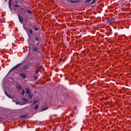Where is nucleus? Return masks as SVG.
I'll return each mask as SVG.
<instances>
[{
  "label": "nucleus",
  "mask_w": 131,
  "mask_h": 131,
  "mask_svg": "<svg viewBox=\"0 0 131 131\" xmlns=\"http://www.w3.org/2000/svg\"><path fill=\"white\" fill-rule=\"evenodd\" d=\"M38 100L36 101H34L33 103V104H34L35 103H37L38 102Z\"/></svg>",
  "instance_id": "obj_29"
},
{
  "label": "nucleus",
  "mask_w": 131,
  "mask_h": 131,
  "mask_svg": "<svg viewBox=\"0 0 131 131\" xmlns=\"http://www.w3.org/2000/svg\"><path fill=\"white\" fill-rule=\"evenodd\" d=\"M114 19V17H111V18H109V19H108V21L109 23H111V21H113Z\"/></svg>",
  "instance_id": "obj_14"
},
{
  "label": "nucleus",
  "mask_w": 131,
  "mask_h": 131,
  "mask_svg": "<svg viewBox=\"0 0 131 131\" xmlns=\"http://www.w3.org/2000/svg\"><path fill=\"white\" fill-rule=\"evenodd\" d=\"M18 19H19V21L20 23L21 24H23V21H24V19H23V17H20L19 13H18Z\"/></svg>",
  "instance_id": "obj_6"
},
{
  "label": "nucleus",
  "mask_w": 131,
  "mask_h": 131,
  "mask_svg": "<svg viewBox=\"0 0 131 131\" xmlns=\"http://www.w3.org/2000/svg\"><path fill=\"white\" fill-rule=\"evenodd\" d=\"M33 42H34V46H35V44H36V46H38V47L40 46V42H37L36 43V42L35 41V40H33Z\"/></svg>",
  "instance_id": "obj_10"
},
{
  "label": "nucleus",
  "mask_w": 131,
  "mask_h": 131,
  "mask_svg": "<svg viewBox=\"0 0 131 131\" xmlns=\"http://www.w3.org/2000/svg\"><path fill=\"white\" fill-rule=\"evenodd\" d=\"M16 104L17 105H18V104H20V102H19L17 101V102H16Z\"/></svg>",
  "instance_id": "obj_34"
},
{
  "label": "nucleus",
  "mask_w": 131,
  "mask_h": 131,
  "mask_svg": "<svg viewBox=\"0 0 131 131\" xmlns=\"http://www.w3.org/2000/svg\"><path fill=\"white\" fill-rule=\"evenodd\" d=\"M19 75L20 77H21L22 79H26L27 78L26 75L23 73H19Z\"/></svg>",
  "instance_id": "obj_5"
},
{
  "label": "nucleus",
  "mask_w": 131,
  "mask_h": 131,
  "mask_svg": "<svg viewBox=\"0 0 131 131\" xmlns=\"http://www.w3.org/2000/svg\"><path fill=\"white\" fill-rule=\"evenodd\" d=\"M39 107V105L37 104L35 107H34V110H37Z\"/></svg>",
  "instance_id": "obj_19"
},
{
  "label": "nucleus",
  "mask_w": 131,
  "mask_h": 131,
  "mask_svg": "<svg viewBox=\"0 0 131 131\" xmlns=\"http://www.w3.org/2000/svg\"><path fill=\"white\" fill-rule=\"evenodd\" d=\"M9 9L10 10V11H11V12L12 13L13 12V9L11 7V5H9Z\"/></svg>",
  "instance_id": "obj_16"
},
{
  "label": "nucleus",
  "mask_w": 131,
  "mask_h": 131,
  "mask_svg": "<svg viewBox=\"0 0 131 131\" xmlns=\"http://www.w3.org/2000/svg\"><path fill=\"white\" fill-rule=\"evenodd\" d=\"M7 96L9 98H12V97L10 95H8V96Z\"/></svg>",
  "instance_id": "obj_33"
},
{
  "label": "nucleus",
  "mask_w": 131,
  "mask_h": 131,
  "mask_svg": "<svg viewBox=\"0 0 131 131\" xmlns=\"http://www.w3.org/2000/svg\"><path fill=\"white\" fill-rule=\"evenodd\" d=\"M28 97L31 99H32V98H33V95H31L30 94H28Z\"/></svg>",
  "instance_id": "obj_18"
},
{
  "label": "nucleus",
  "mask_w": 131,
  "mask_h": 131,
  "mask_svg": "<svg viewBox=\"0 0 131 131\" xmlns=\"http://www.w3.org/2000/svg\"><path fill=\"white\" fill-rule=\"evenodd\" d=\"M8 0H5V2H6Z\"/></svg>",
  "instance_id": "obj_36"
},
{
  "label": "nucleus",
  "mask_w": 131,
  "mask_h": 131,
  "mask_svg": "<svg viewBox=\"0 0 131 131\" xmlns=\"http://www.w3.org/2000/svg\"><path fill=\"white\" fill-rule=\"evenodd\" d=\"M14 7L15 8H19V5H14Z\"/></svg>",
  "instance_id": "obj_30"
},
{
  "label": "nucleus",
  "mask_w": 131,
  "mask_h": 131,
  "mask_svg": "<svg viewBox=\"0 0 131 131\" xmlns=\"http://www.w3.org/2000/svg\"><path fill=\"white\" fill-rule=\"evenodd\" d=\"M41 36H42V34H38V35L35 37L34 40L40 42L41 39Z\"/></svg>",
  "instance_id": "obj_1"
},
{
  "label": "nucleus",
  "mask_w": 131,
  "mask_h": 131,
  "mask_svg": "<svg viewBox=\"0 0 131 131\" xmlns=\"http://www.w3.org/2000/svg\"><path fill=\"white\" fill-rule=\"evenodd\" d=\"M130 14H131V12H130Z\"/></svg>",
  "instance_id": "obj_42"
},
{
  "label": "nucleus",
  "mask_w": 131,
  "mask_h": 131,
  "mask_svg": "<svg viewBox=\"0 0 131 131\" xmlns=\"http://www.w3.org/2000/svg\"><path fill=\"white\" fill-rule=\"evenodd\" d=\"M25 91L26 92V93L27 94H31V91H30V90L29 88H27L26 89H25Z\"/></svg>",
  "instance_id": "obj_7"
},
{
  "label": "nucleus",
  "mask_w": 131,
  "mask_h": 131,
  "mask_svg": "<svg viewBox=\"0 0 131 131\" xmlns=\"http://www.w3.org/2000/svg\"><path fill=\"white\" fill-rule=\"evenodd\" d=\"M25 93V91L23 90H22V93H21V95L23 96Z\"/></svg>",
  "instance_id": "obj_23"
},
{
  "label": "nucleus",
  "mask_w": 131,
  "mask_h": 131,
  "mask_svg": "<svg viewBox=\"0 0 131 131\" xmlns=\"http://www.w3.org/2000/svg\"><path fill=\"white\" fill-rule=\"evenodd\" d=\"M27 32L28 33V31H27Z\"/></svg>",
  "instance_id": "obj_41"
},
{
  "label": "nucleus",
  "mask_w": 131,
  "mask_h": 131,
  "mask_svg": "<svg viewBox=\"0 0 131 131\" xmlns=\"http://www.w3.org/2000/svg\"><path fill=\"white\" fill-rule=\"evenodd\" d=\"M23 69H24V70H27V69H28V66H25L23 67Z\"/></svg>",
  "instance_id": "obj_21"
},
{
  "label": "nucleus",
  "mask_w": 131,
  "mask_h": 131,
  "mask_svg": "<svg viewBox=\"0 0 131 131\" xmlns=\"http://www.w3.org/2000/svg\"><path fill=\"white\" fill-rule=\"evenodd\" d=\"M27 12L30 13V14L32 13V11H31V10H27Z\"/></svg>",
  "instance_id": "obj_28"
},
{
  "label": "nucleus",
  "mask_w": 131,
  "mask_h": 131,
  "mask_svg": "<svg viewBox=\"0 0 131 131\" xmlns=\"http://www.w3.org/2000/svg\"><path fill=\"white\" fill-rule=\"evenodd\" d=\"M35 61L37 63H39L41 62V60L39 58H35Z\"/></svg>",
  "instance_id": "obj_9"
},
{
  "label": "nucleus",
  "mask_w": 131,
  "mask_h": 131,
  "mask_svg": "<svg viewBox=\"0 0 131 131\" xmlns=\"http://www.w3.org/2000/svg\"><path fill=\"white\" fill-rule=\"evenodd\" d=\"M35 47L32 48V50L34 52H37V46H36V45H35Z\"/></svg>",
  "instance_id": "obj_12"
},
{
  "label": "nucleus",
  "mask_w": 131,
  "mask_h": 131,
  "mask_svg": "<svg viewBox=\"0 0 131 131\" xmlns=\"http://www.w3.org/2000/svg\"><path fill=\"white\" fill-rule=\"evenodd\" d=\"M26 30H28L27 29H26Z\"/></svg>",
  "instance_id": "obj_40"
},
{
  "label": "nucleus",
  "mask_w": 131,
  "mask_h": 131,
  "mask_svg": "<svg viewBox=\"0 0 131 131\" xmlns=\"http://www.w3.org/2000/svg\"><path fill=\"white\" fill-rule=\"evenodd\" d=\"M28 117V115H21L19 117L20 119L25 118Z\"/></svg>",
  "instance_id": "obj_13"
},
{
  "label": "nucleus",
  "mask_w": 131,
  "mask_h": 131,
  "mask_svg": "<svg viewBox=\"0 0 131 131\" xmlns=\"http://www.w3.org/2000/svg\"><path fill=\"white\" fill-rule=\"evenodd\" d=\"M29 31L30 32V33L31 34H32V33H33V31H32V30H29Z\"/></svg>",
  "instance_id": "obj_25"
},
{
  "label": "nucleus",
  "mask_w": 131,
  "mask_h": 131,
  "mask_svg": "<svg viewBox=\"0 0 131 131\" xmlns=\"http://www.w3.org/2000/svg\"><path fill=\"white\" fill-rule=\"evenodd\" d=\"M92 0H85V3H90Z\"/></svg>",
  "instance_id": "obj_20"
},
{
  "label": "nucleus",
  "mask_w": 131,
  "mask_h": 131,
  "mask_svg": "<svg viewBox=\"0 0 131 131\" xmlns=\"http://www.w3.org/2000/svg\"><path fill=\"white\" fill-rule=\"evenodd\" d=\"M31 37H30V36H29V38L28 39V44H29V46H30V41L31 40Z\"/></svg>",
  "instance_id": "obj_15"
},
{
  "label": "nucleus",
  "mask_w": 131,
  "mask_h": 131,
  "mask_svg": "<svg viewBox=\"0 0 131 131\" xmlns=\"http://www.w3.org/2000/svg\"><path fill=\"white\" fill-rule=\"evenodd\" d=\"M16 87L17 88V90H20L22 89V87L20 85L18 84V85H16Z\"/></svg>",
  "instance_id": "obj_11"
},
{
  "label": "nucleus",
  "mask_w": 131,
  "mask_h": 131,
  "mask_svg": "<svg viewBox=\"0 0 131 131\" xmlns=\"http://www.w3.org/2000/svg\"><path fill=\"white\" fill-rule=\"evenodd\" d=\"M30 26H31V27H33V26H34V25H34V23L32 24V23H31V21H30Z\"/></svg>",
  "instance_id": "obj_17"
},
{
  "label": "nucleus",
  "mask_w": 131,
  "mask_h": 131,
  "mask_svg": "<svg viewBox=\"0 0 131 131\" xmlns=\"http://www.w3.org/2000/svg\"><path fill=\"white\" fill-rule=\"evenodd\" d=\"M68 2L71 4H75L80 2V0H67Z\"/></svg>",
  "instance_id": "obj_2"
},
{
  "label": "nucleus",
  "mask_w": 131,
  "mask_h": 131,
  "mask_svg": "<svg viewBox=\"0 0 131 131\" xmlns=\"http://www.w3.org/2000/svg\"><path fill=\"white\" fill-rule=\"evenodd\" d=\"M34 93H35V94H36V92H34Z\"/></svg>",
  "instance_id": "obj_38"
},
{
  "label": "nucleus",
  "mask_w": 131,
  "mask_h": 131,
  "mask_svg": "<svg viewBox=\"0 0 131 131\" xmlns=\"http://www.w3.org/2000/svg\"><path fill=\"white\" fill-rule=\"evenodd\" d=\"M23 28H25V27H24V26H23Z\"/></svg>",
  "instance_id": "obj_37"
},
{
  "label": "nucleus",
  "mask_w": 131,
  "mask_h": 131,
  "mask_svg": "<svg viewBox=\"0 0 131 131\" xmlns=\"http://www.w3.org/2000/svg\"><path fill=\"white\" fill-rule=\"evenodd\" d=\"M33 28H34V30L36 31H38L39 30V29L38 28H37L36 25H34Z\"/></svg>",
  "instance_id": "obj_8"
},
{
  "label": "nucleus",
  "mask_w": 131,
  "mask_h": 131,
  "mask_svg": "<svg viewBox=\"0 0 131 131\" xmlns=\"http://www.w3.org/2000/svg\"><path fill=\"white\" fill-rule=\"evenodd\" d=\"M5 95L7 96H8V93H7V92L6 91H5Z\"/></svg>",
  "instance_id": "obj_31"
},
{
  "label": "nucleus",
  "mask_w": 131,
  "mask_h": 131,
  "mask_svg": "<svg viewBox=\"0 0 131 131\" xmlns=\"http://www.w3.org/2000/svg\"><path fill=\"white\" fill-rule=\"evenodd\" d=\"M23 64V63H18V64H17L16 66H15V67H14L13 68H12L10 71L9 72V73H11L12 71L16 70V69H17L19 67H20L21 64Z\"/></svg>",
  "instance_id": "obj_3"
},
{
  "label": "nucleus",
  "mask_w": 131,
  "mask_h": 131,
  "mask_svg": "<svg viewBox=\"0 0 131 131\" xmlns=\"http://www.w3.org/2000/svg\"><path fill=\"white\" fill-rule=\"evenodd\" d=\"M37 79H38V78H37L36 76H35V77H34V80H35V81H36Z\"/></svg>",
  "instance_id": "obj_32"
},
{
  "label": "nucleus",
  "mask_w": 131,
  "mask_h": 131,
  "mask_svg": "<svg viewBox=\"0 0 131 131\" xmlns=\"http://www.w3.org/2000/svg\"><path fill=\"white\" fill-rule=\"evenodd\" d=\"M48 107H45V108H43L41 110V111L43 112V111H46V110H48Z\"/></svg>",
  "instance_id": "obj_22"
},
{
  "label": "nucleus",
  "mask_w": 131,
  "mask_h": 131,
  "mask_svg": "<svg viewBox=\"0 0 131 131\" xmlns=\"http://www.w3.org/2000/svg\"><path fill=\"white\" fill-rule=\"evenodd\" d=\"M23 100L24 101H26V102H27V101H28V99H26V98H23Z\"/></svg>",
  "instance_id": "obj_26"
},
{
  "label": "nucleus",
  "mask_w": 131,
  "mask_h": 131,
  "mask_svg": "<svg viewBox=\"0 0 131 131\" xmlns=\"http://www.w3.org/2000/svg\"><path fill=\"white\" fill-rule=\"evenodd\" d=\"M42 66H40L38 68H37V69L35 71V73L38 74L40 72V70L42 68Z\"/></svg>",
  "instance_id": "obj_4"
},
{
  "label": "nucleus",
  "mask_w": 131,
  "mask_h": 131,
  "mask_svg": "<svg viewBox=\"0 0 131 131\" xmlns=\"http://www.w3.org/2000/svg\"><path fill=\"white\" fill-rule=\"evenodd\" d=\"M11 4H12L11 0H9V5H11Z\"/></svg>",
  "instance_id": "obj_27"
},
{
  "label": "nucleus",
  "mask_w": 131,
  "mask_h": 131,
  "mask_svg": "<svg viewBox=\"0 0 131 131\" xmlns=\"http://www.w3.org/2000/svg\"><path fill=\"white\" fill-rule=\"evenodd\" d=\"M26 30H28L27 29H26Z\"/></svg>",
  "instance_id": "obj_39"
},
{
  "label": "nucleus",
  "mask_w": 131,
  "mask_h": 131,
  "mask_svg": "<svg viewBox=\"0 0 131 131\" xmlns=\"http://www.w3.org/2000/svg\"><path fill=\"white\" fill-rule=\"evenodd\" d=\"M96 2V0H94L93 2H91V5H93Z\"/></svg>",
  "instance_id": "obj_24"
},
{
  "label": "nucleus",
  "mask_w": 131,
  "mask_h": 131,
  "mask_svg": "<svg viewBox=\"0 0 131 131\" xmlns=\"http://www.w3.org/2000/svg\"><path fill=\"white\" fill-rule=\"evenodd\" d=\"M15 2L16 3V4H18V1L17 0H15Z\"/></svg>",
  "instance_id": "obj_35"
}]
</instances>
